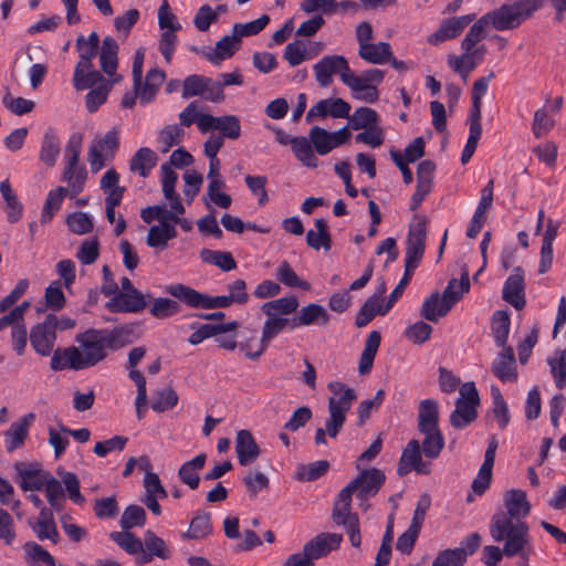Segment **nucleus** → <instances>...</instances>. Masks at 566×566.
Wrapping results in <instances>:
<instances>
[{"label": "nucleus", "mask_w": 566, "mask_h": 566, "mask_svg": "<svg viewBox=\"0 0 566 566\" xmlns=\"http://www.w3.org/2000/svg\"><path fill=\"white\" fill-rule=\"evenodd\" d=\"M353 494L347 486L339 492L334 504L332 517L337 525L345 527L352 545L359 547L361 543L359 518L357 514L350 512Z\"/></svg>", "instance_id": "obj_8"}, {"label": "nucleus", "mask_w": 566, "mask_h": 566, "mask_svg": "<svg viewBox=\"0 0 566 566\" xmlns=\"http://www.w3.org/2000/svg\"><path fill=\"white\" fill-rule=\"evenodd\" d=\"M547 363L554 378L555 386L558 389L566 387V348L557 350L553 358H548Z\"/></svg>", "instance_id": "obj_62"}, {"label": "nucleus", "mask_w": 566, "mask_h": 566, "mask_svg": "<svg viewBox=\"0 0 566 566\" xmlns=\"http://www.w3.org/2000/svg\"><path fill=\"white\" fill-rule=\"evenodd\" d=\"M0 192L6 202L7 218L10 223L18 222L22 217L23 206L12 190L8 179L0 182Z\"/></svg>", "instance_id": "obj_42"}, {"label": "nucleus", "mask_w": 566, "mask_h": 566, "mask_svg": "<svg viewBox=\"0 0 566 566\" xmlns=\"http://www.w3.org/2000/svg\"><path fill=\"white\" fill-rule=\"evenodd\" d=\"M29 525L40 541L48 539L52 544L60 542V534L51 510L42 509L35 521H29Z\"/></svg>", "instance_id": "obj_26"}, {"label": "nucleus", "mask_w": 566, "mask_h": 566, "mask_svg": "<svg viewBox=\"0 0 566 566\" xmlns=\"http://www.w3.org/2000/svg\"><path fill=\"white\" fill-rule=\"evenodd\" d=\"M118 146L119 134L116 129H111L104 136L96 137L90 146L87 156L91 171L98 172L107 161L112 160Z\"/></svg>", "instance_id": "obj_10"}, {"label": "nucleus", "mask_w": 566, "mask_h": 566, "mask_svg": "<svg viewBox=\"0 0 566 566\" xmlns=\"http://www.w3.org/2000/svg\"><path fill=\"white\" fill-rule=\"evenodd\" d=\"M235 453L241 465L247 467L255 462L261 451L249 430H240L235 437Z\"/></svg>", "instance_id": "obj_25"}, {"label": "nucleus", "mask_w": 566, "mask_h": 566, "mask_svg": "<svg viewBox=\"0 0 566 566\" xmlns=\"http://www.w3.org/2000/svg\"><path fill=\"white\" fill-rule=\"evenodd\" d=\"M328 468L329 463L326 460L300 464L295 470L294 479L301 482L315 481L324 475Z\"/></svg>", "instance_id": "obj_56"}, {"label": "nucleus", "mask_w": 566, "mask_h": 566, "mask_svg": "<svg viewBox=\"0 0 566 566\" xmlns=\"http://www.w3.org/2000/svg\"><path fill=\"white\" fill-rule=\"evenodd\" d=\"M467 560V552L462 547L444 549L433 560L432 566H462Z\"/></svg>", "instance_id": "obj_64"}, {"label": "nucleus", "mask_w": 566, "mask_h": 566, "mask_svg": "<svg viewBox=\"0 0 566 566\" xmlns=\"http://www.w3.org/2000/svg\"><path fill=\"white\" fill-rule=\"evenodd\" d=\"M86 178L87 171L85 167L64 168L62 180L66 181L70 186L67 189L70 198H75L83 191Z\"/></svg>", "instance_id": "obj_55"}, {"label": "nucleus", "mask_w": 566, "mask_h": 566, "mask_svg": "<svg viewBox=\"0 0 566 566\" xmlns=\"http://www.w3.org/2000/svg\"><path fill=\"white\" fill-rule=\"evenodd\" d=\"M392 55L388 42L369 43L358 49V56L370 64H385Z\"/></svg>", "instance_id": "obj_41"}, {"label": "nucleus", "mask_w": 566, "mask_h": 566, "mask_svg": "<svg viewBox=\"0 0 566 566\" xmlns=\"http://www.w3.org/2000/svg\"><path fill=\"white\" fill-rule=\"evenodd\" d=\"M291 148L295 157L302 161L303 165L310 168L317 166V158L314 155L311 142L306 137H293Z\"/></svg>", "instance_id": "obj_54"}, {"label": "nucleus", "mask_w": 566, "mask_h": 566, "mask_svg": "<svg viewBox=\"0 0 566 566\" xmlns=\"http://www.w3.org/2000/svg\"><path fill=\"white\" fill-rule=\"evenodd\" d=\"M474 14H465L443 19L440 22L438 29L428 38V42L432 45H437L459 36L462 31L474 20Z\"/></svg>", "instance_id": "obj_15"}, {"label": "nucleus", "mask_w": 566, "mask_h": 566, "mask_svg": "<svg viewBox=\"0 0 566 566\" xmlns=\"http://www.w3.org/2000/svg\"><path fill=\"white\" fill-rule=\"evenodd\" d=\"M15 469L21 478L20 486L23 491H41L52 476L50 472L23 463H18Z\"/></svg>", "instance_id": "obj_28"}, {"label": "nucleus", "mask_w": 566, "mask_h": 566, "mask_svg": "<svg viewBox=\"0 0 566 566\" xmlns=\"http://www.w3.org/2000/svg\"><path fill=\"white\" fill-rule=\"evenodd\" d=\"M421 433L424 434V439L421 443L424 455L429 459L438 458L444 447V438L441 430L437 428Z\"/></svg>", "instance_id": "obj_61"}, {"label": "nucleus", "mask_w": 566, "mask_h": 566, "mask_svg": "<svg viewBox=\"0 0 566 566\" xmlns=\"http://www.w3.org/2000/svg\"><path fill=\"white\" fill-rule=\"evenodd\" d=\"M212 533L211 514L209 512H198L191 520L189 530L182 534L184 538L202 539Z\"/></svg>", "instance_id": "obj_47"}, {"label": "nucleus", "mask_w": 566, "mask_h": 566, "mask_svg": "<svg viewBox=\"0 0 566 566\" xmlns=\"http://www.w3.org/2000/svg\"><path fill=\"white\" fill-rule=\"evenodd\" d=\"M69 190L65 187H57L54 190H51L48 193L42 213H41V222L46 223L51 221L54 213L60 210L63 199L65 196H69Z\"/></svg>", "instance_id": "obj_57"}, {"label": "nucleus", "mask_w": 566, "mask_h": 566, "mask_svg": "<svg viewBox=\"0 0 566 566\" xmlns=\"http://www.w3.org/2000/svg\"><path fill=\"white\" fill-rule=\"evenodd\" d=\"M78 347L71 346L56 349L50 361L52 370L73 369L81 370L97 365L106 358L97 329L91 328L76 336Z\"/></svg>", "instance_id": "obj_2"}, {"label": "nucleus", "mask_w": 566, "mask_h": 566, "mask_svg": "<svg viewBox=\"0 0 566 566\" xmlns=\"http://www.w3.org/2000/svg\"><path fill=\"white\" fill-rule=\"evenodd\" d=\"M381 336L378 331L369 333L359 358L358 370L361 375L368 374L373 367L375 356L380 345Z\"/></svg>", "instance_id": "obj_43"}, {"label": "nucleus", "mask_w": 566, "mask_h": 566, "mask_svg": "<svg viewBox=\"0 0 566 566\" xmlns=\"http://www.w3.org/2000/svg\"><path fill=\"white\" fill-rule=\"evenodd\" d=\"M449 304L446 303L439 292L432 293L427 297L421 306L420 315L429 322H438L450 312Z\"/></svg>", "instance_id": "obj_37"}, {"label": "nucleus", "mask_w": 566, "mask_h": 566, "mask_svg": "<svg viewBox=\"0 0 566 566\" xmlns=\"http://www.w3.org/2000/svg\"><path fill=\"white\" fill-rule=\"evenodd\" d=\"M111 539L116 543L123 551H125L128 555H134L135 558L140 556L143 539L137 537L129 531L122 532H112L109 534Z\"/></svg>", "instance_id": "obj_51"}, {"label": "nucleus", "mask_w": 566, "mask_h": 566, "mask_svg": "<svg viewBox=\"0 0 566 566\" xmlns=\"http://www.w3.org/2000/svg\"><path fill=\"white\" fill-rule=\"evenodd\" d=\"M105 306L111 313H139L147 306V302L140 291L132 293L117 291Z\"/></svg>", "instance_id": "obj_21"}, {"label": "nucleus", "mask_w": 566, "mask_h": 566, "mask_svg": "<svg viewBox=\"0 0 566 566\" xmlns=\"http://www.w3.org/2000/svg\"><path fill=\"white\" fill-rule=\"evenodd\" d=\"M470 290V280L469 273L464 271L461 275V279L458 281L457 279H451L448 282L447 287L441 295L447 304H449L450 308L453 307L455 303H458L465 293Z\"/></svg>", "instance_id": "obj_45"}, {"label": "nucleus", "mask_w": 566, "mask_h": 566, "mask_svg": "<svg viewBox=\"0 0 566 566\" xmlns=\"http://www.w3.org/2000/svg\"><path fill=\"white\" fill-rule=\"evenodd\" d=\"M285 327L292 328V318H285L275 315L268 316L263 325L262 337L258 349L255 353H247V358L252 360L258 359L264 353L269 343Z\"/></svg>", "instance_id": "obj_22"}, {"label": "nucleus", "mask_w": 566, "mask_h": 566, "mask_svg": "<svg viewBox=\"0 0 566 566\" xmlns=\"http://www.w3.org/2000/svg\"><path fill=\"white\" fill-rule=\"evenodd\" d=\"M316 231L308 230L306 233V243L310 248L318 251L323 248L328 251L332 245V239L328 231L327 222L324 219L315 220Z\"/></svg>", "instance_id": "obj_44"}, {"label": "nucleus", "mask_w": 566, "mask_h": 566, "mask_svg": "<svg viewBox=\"0 0 566 566\" xmlns=\"http://www.w3.org/2000/svg\"><path fill=\"white\" fill-rule=\"evenodd\" d=\"M438 402L433 399H424L419 405L418 429L420 432L439 428Z\"/></svg>", "instance_id": "obj_39"}, {"label": "nucleus", "mask_w": 566, "mask_h": 566, "mask_svg": "<svg viewBox=\"0 0 566 566\" xmlns=\"http://www.w3.org/2000/svg\"><path fill=\"white\" fill-rule=\"evenodd\" d=\"M331 319V315L319 304L311 303L306 306H303L293 317H292V329L308 326V325H327Z\"/></svg>", "instance_id": "obj_24"}, {"label": "nucleus", "mask_w": 566, "mask_h": 566, "mask_svg": "<svg viewBox=\"0 0 566 566\" xmlns=\"http://www.w3.org/2000/svg\"><path fill=\"white\" fill-rule=\"evenodd\" d=\"M347 119L352 129L359 130L378 125L379 116L373 108L358 107Z\"/></svg>", "instance_id": "obj_53"}, {"label": "nucleus", "mask_w": 566, "mask_h": 566, "mask_svg": "<svg viewBox=\"0 0 566 566\" xmlns=\"http://www.w3.org/2000/svg\"><path fill=\"white\" fill-rule=\"evenodd\" d=\"M352 92L355 99L366 103H375L378 101L379 94L375 85L367 83L363 77H358L353 71L344 77L343 82Z\"/></svg>", "instance_id": "obj_29"}, {"label": "nucleus", "mask_w": 566, "mask_h": 566, "mask_svg": "<svg viewBox=\"0 0 566 566\" xmlns=\"http://www.w3.org/2000/svg\"><path fill=\"white\" fill-rule=\"evenodd\" d=\"M24 553L28 563L31 566H54L55 560L53 556L35 542H28L24 544Z\"/></svg>", "instance_id": "obj_58"}, {"label": "nucleus", "mask_w": 566, "mask_h": 566, "mask_svg": "<svg viewBox=\"0 0 566 566\" xmlns=\"http://www.w3.org/2000/svg\"><path fill=\"white\" fill-rule=\"evenodd\" d=\"M480 397L474 382H465L459 389L455 409L450 415V423L455 429H463L478 417Z\"/></svg>", "instance_id": "obj_7"}, {"label": "nucleus", "mask_w": 566, "mask_h": 566, "mask_svg": "<svg viewBox=\"0 0 566 566\" xmlns=\"http://www.w3.org/2000/svg\"><path fill=\"white\" fill-rule=\"evenodd\" d=\"M385 474L376 469H367L360 471V473L346 486L353 492H357V497L361 501L360 506H363L365 510L368 507V504H364V502L370 497L377 494L380 486L385 482Z\"/></svg>", "instance_id": "obj_12"}, {"label": "nucleus", "mask_w": 566, "mask_h": 566, "mask_svg": "<svg viewBox=\"0 0 566 566\" xmlns=\"http://www.w3.org/2000/svg\"><path fill=\"white\" fill-rule=\"evenodd\" d=\"M104 350L119 349L130 343V331L126 327H117L112 331L97 329Z\"/></svg>", "instance_id": "obj_46"}, {"label": "nucleus", "mask_w": 566, "mask_h": 566, "mask_svg": "<svg viewBox=\"0 0 566 566\" xmlns=\"http://www.w3.org/2000/svg\"><path fill=\"white\" fill-rule=\"evenodd\" d=\"M418 474H429L431 465L421 458L420 443L418 440H410L402 451L398 463L397 473L400 476L407 475L411 471Z\"/></svg>", "instance_id": "obj_13"}, {"label": "nucleus", "mask_w": 566, "mask_h": 566, "mask_svg": "<svg viewBox=\"0 0 566 566\" xmlns=\"http://www.w3.org/2000/svg\"><path fill=\"white\" fill-rule=\"evenodd\" d=\"M543 6V0H517L503 4L485 14L491 25L497 31L512 30L522 24Z\"/></svg>", "instance_id": "obj_4"}, {"label": "nucleus", "mask_w": 566, "mask_h": 566, "mask_svg": "<svg viewBox=\"0 0 566 566\" xmlns=\"http://www.w3.org/2000/svg\"><path fill=\"white\" fill-rule=\"evenodd\" d=\"M350 104L340 97L325 98L318 101L306 113V122L312 123L314 118H325L331 116L333 118H347L349 117Z\"/></svg>", "instance_id": "obj_14"}, {"label": "nucleus", "mask_w": 566, "mask_h": 566, "mask_svg": "<svg viewBox=\"0 0 566 566\" xmlns=\"http://www.w3.org/2000/svg\"><path fill=\"white\" fill-rule=\"evenodd\" d=\"M276 279L289 287H300L304 291H308L311 285L304 280H301L295 271L292 269L289 262L283 261L276 269Z\"/></svg>", "instance_id": "obj_63"}, {"label": "nucleus", "mask_w": 566, "mask_h": 566, "mask_svg": "<svg viewBox=\"0 0 566 566\" xmlns=\"http://www.w3.org/2000/svg\"><path fill=\"white\" fill-rule=\"evenodd\" d=\"M543 6V0H517L503 4L485 14L491 25L497 31L512 30L522 24Z\"/></svg>", "instance_id": "obj_5"}, {"label": "nucleus", "mask_w": 566, "mask_h": 566, "mask_svg": "<svg viewBox=\"0 0 566 566\" xmlns=\"http://www.w3.org/2000/svg\"><path fill=\"white\" fill-rule=\"evenodd\" d=\"M185 136L181 126L174 124L165 126L158 134L157 143L161 153H168L174 146L179 145Z\"/></svg>", "instance_id": "obj_52"}, {"label": "nucleus", "mask_w": 566, "mask_h": 566, "mask_svg": "<svg viewBox=\"0 0 566 566\" xmlns=\"http://www.w3.org/2000/svg\"><path fill=\"white\" fill-rule=\"evenodd\" d=\"M143 544L140 556L135 558L137 565L148 564L155 557L164 560L171 557V549L167 543L150 530L144 533Z\"/></svg>", "instance_id": "obj_16"}, {"label": "nucleus", "mask_w": 566, "mask_h": 566, "mask_svg": "<svg viewBox=\"0 0 566 566\" xmlns=\"http://www.w3.org/2000/svg\"><path fill=\"white\" fill-rule=\"evenodd\" d=\"M493 189L494 180L491 179L481 190L480 201L467 229V237L470 239H475L478 237L488 219V212L493 203Z\"/></svg>", "instance_id": "obj_19"}, {"label": "nucleus", "mask_w": 566, "mask_h": 566, "mask_svg": "<svg viewBox=\"0 0 566 566\" xmlns=\"http://www.w3.org/2000/svg\"><path fill=\"white\" fill-rule=\"evenodd\" d=\"M106 80L99 71L93 70V66H75L73 75V86L76 91H84L102 85Z\"/></svg>", "instance_id": "obj_36"}, {"label": "nucleus", "mask_w": 566, "mask_h": 566, "mask_svg": "<svg viewBox=\"0 0 566 566\" xmlns=\"http://www.w3.org/2000/svg\"><path fill=\"white\" fill-rule=\"evenodd\" d=\"M385 285H381L378 290V293L371 295L367 301L363 304L360 310L358 311L355 319V324L357 327H364L369 324L373 318L378 315H385L387 312H382L385 305H381V295L385 293Z\"/></svg>", "instance_id": "obj_33"}, {"label": "nucleus", "mask_w": 566, "mask_h": 566, "mask_svg": "<svg viewBox=\"0 0 566 566\" xmlns=\"http://www.w3.org/2000/svg\"><path fill=\"white\" fill-rule=\"evenodd\" d=\"M300 303L296 296H285L266 302L262 305V312L266 316L289 315L297 311Z\"/></svg>", "instance_id": "obj_48"}, {"label": "nucleus", "mask_w": 566, "mask_h": 566, "mask_svg": "<svg viewBox=\"0 0 566 566\" xmlns=\"http://www.w3.org/2000/svg\"><path fill=\"white\" fill-rule=\"evenodd\" d=\"M118 44L112 36H105L99 51V63L103 72L114 76L113 82H119L122 76L116 74Z\"/></svg>", "instance_id": "obj_30"}, {"label": "nucleus", "mask_w": 566, "mask_h": 566, "mask_svg": "<svg viewBox=\"0 0 566 566\" xmlns=\"http://www.w3.org/2000/svg\"><path fill=\"white\" fill-rule=\"evenodd\" d=\"M352 69L348 61L343 55H326L313 65L315 80L322 87H327L333 82V75L338 74L340 81L349 74Z\"/></svg>", "instance_id": "obj_11"}, {"label": "nucleus", "mask_w": 566, "mask_h": 566, "mask_svg": "<svg viewBox=\"0 0 566 566\" xmlns=\"http://www.w3.org/2000/svg\"><path fill=\"white\" fill-rule=\"evenodd\" d=\"M332 396L328 399V418L326 420V427L328 430L329 438H336L342 430L346 415L350 410L352 405L357 399V395L354 389L347 387L340 381H331L327 385Z\"/></svg>", "instance_id": "obj_3"}, {"label": "nucleus", "mask_w": 566, "mask_h": 566, "mask_svg": "<svg viewBox=\"0 0 566 566\" xmlns=\"http://www.w3.org/2000/svg\"><path fill=\"white\" fill-rule=\"evenodd\" d=\"M28 418H33V415L30 413L27 417H24L19 422H13L10 426V429L7 431V449L8 451H13L17 448H19L28 436Z\"/></svg>", "instance_id": "obj_59"}, {"label": "nucleus", "mask_w": 566, "mask_h": 566, "mask_svg": "<svg viewBox=\"0 0 566 566\" xmlns=\"http://www.w3.org/2000/svg\"><path fill=\"white\" fill-rule=\"evenodd\" d=\"M60 154V140L53 129L46 130L40 149V160L53 167Z\"/></svg>", "instance_id": "obj_50"}, {"label": "nucleus", "mask_w": 566, "mask_h": 566, "mask_svg": "<svg viewBox=\"0 0 566 566\" xmlns=\"http://www.w3.org/2000/svg\"><path fill=\"white\" fill-rule=\"evenodd\" d=\"M342 541L343 536L340 534L322 533L307 542L303 546L302 553L314 563V559L324 557L332 551L337 549Z\"/></svg>", "instance_id": "obj_20"}, {"label": "nucleus", "mask_w": 566, "mask_h": 566, "mask_svg": "<svg viewBox=\"0 0 566 566\" xmlns=\"http://www.w3.org/2000/svg\"><path fill=\"white\" fill-rule=\"evenodd\" d=\"M427 234V219L416 214L410 224L405 258V270L412 272L418 268L423 253Z\"/></svg>", "instance_id": "obj_9"}, {"label": "nucleus", "mask_w": 566, "mask_h": 566, "mask_svg": "<svg viewBox=\"0 0 566 566\" xmlns=\"http://www.w3.org/2000/svg\"><path fill=\"white\" fill-rule=\"evenodd\" d=\"M493 189L494 180L491 179L481 190L480 201L467 229V237L470 239H475L478 237L488 219V212L493 203Z\"/></svg>", "instance_id": "obj_18"}, {"label": "nucleus", "mask_w": 566, "mask_h": 566, "mask_svg": "<svg viewBox=\"0 0 566 566\" xmlns=\"http://www.w3.org/2000/svg\"><path fill=\"white\" fill-rule=\"evenodd\" d=\"M504 507L505 511L496 512L491 518V537L495 542H504L505 554L527 553L532 537L528 525L522 521L531 510L526 493L516 489L506 491Z\"/></svg>", "instance_id": "obj_1"}, {"label": "nucleus", "mask_w": 566, "mask_h": 566, "mask_svg": "<svg viewBox=\"0 0 566 566\" xmlns=\"http://www.w3.org/2000/svg\"><path fill=\"white\" fill-rule=\"evenodd\" d=\"M241 41L234 34L224 35L217 41L216 46L212 51L206 52L205 57L214 65H220L224 60H228L234 55L239 50Z\"/></svg>", "instance_id": "obj_31"}, {"label": "nucleus", "mask_w": 566, "mask_h": 566, "mask_svg": "<svg viewBox=\"0 0 566 566\" xmlns=\"http://www.w3.org/2000/svg\"><path fill=\"white\" fill-rule=\"evenodd\" d=\"M494 77V72H490L488 76H482L474 81L472 87V105L468 122L481 123L482 97L486 93L489 83Z\"/></svg>", "instance_id": "obj_38"}, {"label": "nucleus", "mask_w": 566, "mask_h": 566, "mask_svg": "<svg viewBox=\"0 0 566 566\" xmlns=\"http://www.w3.org/2000/svg\"><path fill=\"white\" fill-rule=\"evenodd\" d=\"M502 297L516 310H522L525 306L524 272L521 268H516L514 273L506 279Z\"/></svg>", "instance_id": "obj_23"}, {"label": "nucleus", "mask_w": 566, "mask_h": 566, "mask_svg": "<svg viewBox=\"0 0 566 566\" xmlns=\"http://www.w3.org/2000/svg\"><path fill=\"white\" fill-rule=\"evenodd\" d=\"M510 315L506 311H496L492 315L491 329L499 347H506L510 333Z\"/></svg>", "instance_id": "obj_49"}, {"label": "nucleus", "mask_w": 566, "mask_h": 566, "mask_svg": "<svg viewBox=\"0 0 566 566\" xmlns=\"http://www.w3.org/2000/svg\"><path fill=\"white\" fill-rule=\"evenodd\" d=\"M98 45L99 36L96 32H92L87 38L80 34L75 43V48L80 55L76 66H93V59L98 53Z\"/></svg>", "instance_id": "obj_34"}, {"label": "nucleus", "mask_w": 566, "mask_h": 566, "mask_svg": "<svg viewBox=\"0 0 566 566\" xmlns=\"http://www.w3.org/2000/svg\"><path fill=\"white\" fill-rule=\"evenodd\" d=\"M502 348L492 363V373L503 382H513L517 379L514 352L511 346Z\"/></svg>", "instance_id": "obj_27"}, {"label": "nucleus", "mask_w": 566, "mask_h": 566, "mask_svg": "<svg viewBox=\"0 0 566 566\" xmlns=\"http://www.w3.org/2000/svg\"><path fill=\"white\" fill-rule=\"evenodd\" d=\"M166 292L191 308H226L233 304L229 295L210 296L181 283L168 285Z\"/></svg>", "instance_id": "obj_6"}, {"label": "nucleus", "mask_w": 566, "mask_h": 566, "mask_svg": "<svg viewBox=\"0 0 566 566\" xmlns=\"http://www.w3.org/2000/svg\"><path fill=\"white\" fill-rule=\"evenodd\" d=\"M53 318H45L42 323L34 325L30 332V343L36 354L46 357L53 353L56 340V333L51 326Z\"/></svg>", "instance_id": "obj_17"}, {"label": "nucleus", "mask_w": 566, "mask_h": 566, "mask_svg": "<svg viewBox=\"0 0 566 566\" xmlns=\"http://www.w3.org/2000/svg\"><path fill=\"white\" fill-rule=\"evenodd\" d=\"M491 25L485 14L481 17L469 30L467 35L461 42L463 51L472 50L480 41L486 35V28Z\"/></svg>", "instance_id": "obj_60"}, {"label": "nucleus", "mask_w": 566, "mask_h": 566, "mask_svg": "<svg viewBox=\"0 0 566 566\" xmlns=\"http://www.w3.org/2000/svg\"><path fill=\"white\" fill-rule=\"evenodd\" d=\"M157 155L148 147L139 148L129 161V169L132 172H137L140 177L146 178L150 170L157 164Z\"/></svg>", "instance_id": "obj_40"}, {"label": "nucleus", "mask_w": 566, "mask_h": 566, "mask_svg": "<svg viewBox=\"0 0 566 566\" xmlns=\"http://www.w3.org/2000/svg\"><path fill=\"white\" fill-rule=\"evenodd\" d=\"M206 460L207 455L205 453H200L193 459L185 462L178 471V476L181 482L188 485L191 490H196L199 486L200 478L198 472L203 469Z\"/></svg>", "instance_id": "obj_35"}, {"label": "nucleus", "mask_w": 566, "mask_h": 566, "mask_svg": "<svg viewBox=\"0 0 566 566\" xmlns=\"http://www.w3.org/2000/svg\"><path fill=\"white\" fill-rule=\"evenodd\" d=\"M178 176L177 174L169 167V165L164 164L161 166V187L165 198L170 202V208L175 210L177 213H185V207L180 201L178 193L176 192V182Z\"/></svg>", "instance_id": "obj_32"}]
</instances>
